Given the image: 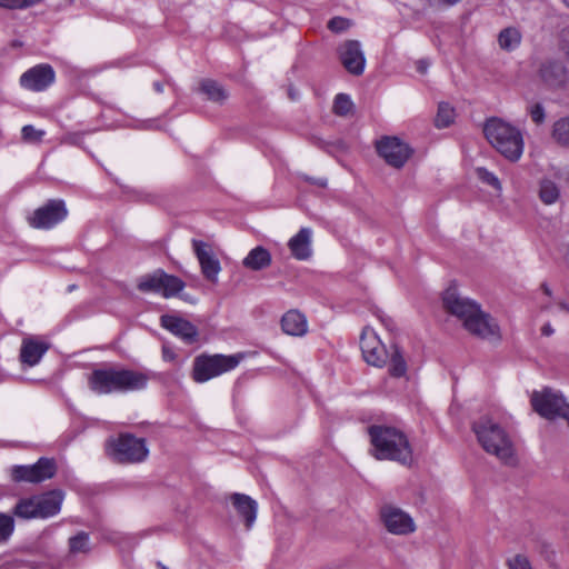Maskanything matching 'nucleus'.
Instances as JSON below:
<instances>
[{
	"label": "nucleus",
	"instance_id": "36",
	"mask_svg": "<svg viewBox=\"0 0 569 569\" xmlns=\"http://www.w3.org/2000/svg\"><path fill=\"white\" fill-rule=\"evenodd\" d=\"M477 176L483 183L491 186L492 188H495L498 191L501 190V184H500L499 179L492 172L488 171L487 169L478 168Z\"/></svg>",
	"mask_w": 569,
	"mask_h": 569
},
{
	"label": "nucleus",
	"instance_id": "26",
	"mask_svg": "<svg viewBox=\"0 0 569 569\" xmlns=\"http://www.w3.org/2000/svg\"><path fill=\"white\" fill-rule=\"evenodd\" d=\"M200 91L206 94L210 101L216 103H223L229 97L228 91L217 81L211 79H204L201 81Z\"/></svg>",
	"mask_w": 569,
	"mask_h": 569
},
{
	"label": "nucleus",
	"instance_id": "39",
	"mask_svg": "<svg viewBox=\"0 0 569 569\" xmlns=\"http://www.w3.org/2000/svg\"><path fill=\"white\" fill-rule=\"evenodd\" d=\"M22 138L26 141H40L42 136L44 134L41 130H36L32 126H24L21 130Z\"/></svg>",
	"mask_w": 569,
	"mask_h": 569
},
{
	"label": "nucleus",
	"instance_id": "27",
	"mask_svg": "<svg viewBox=\"0 0 569 569\" xmlns=\"http://www.w3.org/2000/svg\"><path fill=\"white\" fill-rule=\"evenodd\" d=\"M521 39V32L515 27L505 28L498 34L499 47L505 51L515 50L520 44Z\"/></svg>",
	"mask_w": 569,
	"mask_h": 569
},
{
	"label": "nucleus",
	"instance_id": "7",
	"mask_svg": "<svg viewBox=\"0 0 569 569\" xmlns=\"http://www.w3.org/2000/svg\"><path fill=\"white\" fill-rule=\"evenodd\" d=\"M110 456L119 463H136L143 461L149 450L146 440L131 433H120L114 440L109 441Z\"/></svg>",
	"mask_w": 569,
	"mask_h": 569
},
{
	"label": "nucleus",
	"instance_id": "42",
	"mask_svg": "<svg viewBox=\"0 0 569 569\" xmlns=\"http://www.w3.org/2000/svg\"><path fill=\"white\" fill-rule=\"evenodd\" d=\"M0 7L7 9H22L21 0H0Z\"/></svg>",
	"mask_w": 569,
	"mask_h": 569
},
{
	"label": "nucleus",
	"instance_id": "43",
	"mask_svg": "<svg viewBox=\"0 0 569 569\" xmlns=\"http://www.w3.org/2000/svg\"><path fill=\"white\" fill-rule=\"evenodd\" d=\"M428 2L431 6H439V7H452L460 2V0H428Z\"/></svg>",
	"mask_w": 569,
	"mask_h": 569
},
{
	"label": "nucleus",
	"instance_id": "17",
	"mask_svg": "<svg viewBox=\"0 0 569 569\" xmlns=\"http://www.w3.org/2000/svg\"><path fill=\"white\" fill-rule=\"evenodd\" d=\"M54 81V71L49 64H38L20 77V84L31 91H42Z\"/></svg>",
	"mask_w": 569,
	"mask_h": 569
},
{
	"label": "nucleus",
	"instance_id": "35",
	"mask_svg": "<svg viewBox=\"0 0 569 569\" xmlns=\"http://www.w3.org/2000/svg\"><path fill=\"white\" fill-rule=\"evenodd\" d=\"M14 529L13 518L6 513H0V543L4 542L12 535Z\"/></svg>",
	"mask_w": 569,
	"mask_h": 569
},
{
	"label": "nucleus",
	"instance_id": "51",
	"mask_svg": "<svg viewBox=\"0 0 569 569\" xmlns=\"http://www.w3.org/2000/svg\"><path fill=\"white\" fill-rule=\"evenodd\" d=\"M74 288H76V284H71V286H69V291L74 290Z\"/></svg>",
	"mask_w": 569,
	"mask_h": 569
},
{
	"label": "nucleus",
	"instance_id": "37",
	"mask_svg": "<svg viewBox=\"0 0 569 569\" xmlns=\"http://www.w3.org/2000/svg\"><path fill=\"white\" fill-rule=\"evenodd\" d=\"M528 112L530 114L531 120L536 124H542L546 120V111L543 106L540 102H537L529 107Z\"/></svg>",
	"mask_w": 569,
	"mask_h": 569
},
{
	"label": "nucleus",
	"instance_id": "1",
	"mask_svg": "<svg viewBox=\"0 0 569 569\" xmlns=\"http://www.w3.org/2000/svg\"><path fill=\"white\" fill-rule=\"evenodd\" d=\"M443 309L458 318L463 328L472 336L499 341L501 339L500 328L495 319L476 301L459 295L455 284L449 286L442 293Z\"/></svg>",
	"mask_w": 569,
	"mask_h": 569
},
{
	"label": "nucleus",
	"instance_id": "49",
	"mask_svg": "<svg viewBox=\"0 0 569 569\" xmlns=\"http://www.w3.org/2000/svg\"><path fill=\"white\" fill-rule=\"evenodd\" d=\"M541 289L543 290V292H545L547 296H551V290H550V288H549L546 283H542V284H541Z\"/></svg>",
	"mask_w": 569,
	"mask_h": 569
},
{
	"label": "nucleus",
	"instance_id": "44",
	"mask_svg": "<svg viewBox=\"0 0 569 569\" xmlns=\"http://www.w3.org/2000/svg\"><path fill=\"white\" fill-rule=\"evenodd\" d=\"M542 549H543V553H545L546 560L549 561L550 563H552L555 561V558H556L555 550L551 549L549 545H543Z\"/></svg>",
	"mask_w": 569,
	"mask_h": 569
},
{
	"label": "nucleus",
	"instance_id": "47",
	"mask_svg": "<svg viewBox=\"0 0 569 569\" xmlns=\"http://www.w3.org/2000/svg\"><path fill=\"white\" fill-rule=\"evenodd\" d=\"M541 333L546 337H549L553 333V329L551 327L550 323H546L542 328H541Z\"/></svg>",
	"mask_w": 569,
	"mask_h": 569
},
{
	"label": "nucleus",
	"instance_id": "20",
	"mask_svg": "<svg viewBox=\"0 0 569 569\" xmlns=\"http://www.w3.org/2000/svg\"><path fill=\"white\" fill-rule=\"evenodd\" d=\"M230 500L238 515L243 519L246 528L250 529L257 518L256 500L244 493H232Z\"/></svg>",
	"mask_w": 569,
	"mask_h": 569
},
{
	"label": "nucleus",
	"instance_id": "52",
	"mask_svg": "<svg viewBox=\"0 0 569 569\" xmlns=\"http://www.w3.org/2000/svg\"><path fill=\"white\" fill-rule=\"evenodd\" d=\"M158 566H159L161 569H168L166 566L161 565L160 562L158 563Z\"/></svg>",
	"mask_w": 569,
	"mask_h": 569
},
{
	"label": "nucleus",
	"instance_id": "4",
	"mask_svg": "<svg viewBox=\"0 0 569 569\" xmlns=\"http://www.w3.org/2000/svg\"><path fill=\"white\" fill-rule=\"evenodd\" d=\"M149 376L130 369H96L89 378V388L97 393L126 392L146 387Z\"/></svg>",
	"mask_w": 569,
	"mask_h": 569
},
{
	"label": "nucleus",
	"instance_id": "28",
	"mask_svg": "<svg viewBox=\"0 0 569 569\" xmlns=\"http://www.w3.org/2000/svg\"><path fill=\"white\" fill-rule=\"evenodd\" d=\"M392 350L389 352V373L393 378L405 377L407 373V362L401 350L395 345L391 347Z\"/></svg>",
	"mask_w": 569,
	"mask_h": 569
},
{
	"label": "nucleus",
	"instance_id": "13",
	"mask_svg": "<svg viewBox=\"0 0 569 569\" xmlns=\"http://www.w3.org/2000/svg\"><path fill=\"white\" fill-rule=\"evenodd\" d=\"M68 214L64 201L49 200L44 206L34 210L29 223L37 229H49L62 221Z\"/></svg>",
	"mask_w": 569,
	"mask_h": 569
},
{
	"label": "nucleus",
	"instance_id": "21",
	"mask_svg": "<svg viewBox=\"0 0 569 569\" xmlns=\"http://www.w3.org/2000/svg\"><path fill=\"white\" fill-rule=\"evenodd\" d=\"M39 518H47L60 511L63 500V492L59 489L34 496Z\"/></svg>",
	"mask_w": 569,
	"mask_h": 569
},
{
	"label": "nucleus",
	"instance_id": "19",
	"mask_svg": "<svg viewBox=\"0 0 569 569\" xmlns=\"http://www.w3.org/2000/svg\"><path fill=\"white\" fill-rule=\"evenodd\" d=\"M160 322L163 328L180 337L186 342L192 343L197 341L199 332L197 327L190 321L177 316L163 315L160 318Z\"/></svg>",
	"mask_w": 569,
	"mask_h": 569
},
{
	"label": "nucleus",
	"instance_id": "14",
	"mask_svg": "<svg viewBox=\"0 0 569 569\" xmlns=\"http://www.w3.org/2000/svg\"><path fill=\"white\" fill-rule=\"evenodd\" d=\"M360 348L368 365L381 368L387 363L389 351L377 333L368 327L362 330Z\"/></svg>",
	"mask_w": 569,
	"mask_h": 569
},
{
	"label": "nucleus",
	"instance_id": "29",
	"mask_svg": "<svg viewBox=\"0 0 569 569\" xmlns=\"http://www.w3.org/2000/svg\"><path fill=\"white\" fill-rule=\"evenodd\" d=\"M560 197L558 184L550 179H542L539 182V198L545 204L555 203Z\"/></svg>",
	"mask_w": 569,
	"mask_h": 569
},
{
	"label": "nucleus",
	"instance_id": "6",
	"mask_svg": "<svg viewBox=\"0 0 569 569\" xmlns=\"http://www.w3.org/2000/svg\"><path fill=\"white\" fill-rule=\"evenodd\" d=\"M242 358L241 353L232 356L200 355L193 361L192 378L196 382H206L211 378L234 369Z\"/></svg>",
	"mask_w": 569,
	"mask_h": 569
},
{
	"label": "nucleus",
	"instance_id": "3",
	"mask_svg": "<svg viewBox=\"0 0 569 569\" xmlns=\"http://www.w3.org/2000/svg\"><path fill=\"white\" fill-rule=\"evenodd\" d=\"M471 429L487 453L497 457L505 465L516 462L512 440L499 422L483 415L472 422Z\"/></svg>",
	"mask_w": 569,
	"mask_h": 569
},
{
	"label": "nucleus",
	"instance_id": "41",
	"mask_svg": "<svg viewBox=\"0 0 569 569\" xmlns=\"http://www.w3.org/2000/svg\"><path fill=\"white\" fill-rule=\"evenodd\" d=\"M82 142V133L80 132H70L64 134L61 138V143L64 144H73V146H80Z\"/></svg>",
	"mask_w": 569,
	"mask_h": 569
},
{
	"label": "nucleus",
	"instance_id": "15",
	"mask_svg": "<svg viewBox=\"0 0 569 569\" xmlns=\"http://www.w3.org/2000/svg\"><path fill=\"white\" fill-rule=\"evenodd\" d=\"M192 248L203 277L208 281L216 283L221 267L219 260L214 257L211 246L204 241L193 239Z\"/></svg>",
	"mask_w": 569,
	"mask_h": 569
},
{
	"label": "nucleus",
	"instance_id": "46",
	"mask_svg": "<svg viewBox=\"0 0 569 569\" xmlns=\"http://www.w3.org/2000/svg\"><path fill=\"white\" fill-rule=\"evenodd\" d=\"M306 180L320 188H325L327 186V181L325 179L306 178Z\"/></svg>",
	"mask_w": 569,
	"mask_h": 569
},
{
	"label": "nucleus",
	"instance_id": "10",
	"mask_svg": "<svg viewBox=\"0 0 569 569\" xmlns=\"http://www.w3.org/2000/svg\"><path fill=\"white\" fill-rule=\"evenodd\" d=\"M57 473V463L51 458H40L31 466H14L11 478L14 482L39 483L51 479Z\"/></svg>",
	"mask_w": 569,
	"mask_h": 569
},
{
	"label": "nucleus",
	"instance_id": "38",
	"mask_svg": "<svg viewBox=\"0 0 569 569\" xmlns=\"http://www.w3.org/2000/svg\"><path fill=\"white\" fill-rule=\"evenodd\" d=\"M350 27V21L342 17H335L328 22V29L335 33L346 31Z\"/></svg>",
	"mask_w": 569,
	"mask_h": 569
},
{
	"label": "nucleus",
	"instance_id": "23",
	"mask_svg": "<svg viewBox=\"0 0 569 569\" xmlns=\"http://www.w3.org/2000/svg\"><path fill=\"white\" fill-rule=\"evenodd\" d=\"M281 329L286 335L302 337L308 331L307 319L299 311L289 310L281 318Z\"/></svg>",
	"mask_w": 569,
	"mask_h": 569
},
{
	"label": "nucleus",
	"instance_id": "24",
	"mask_svg": "<svg viewBox=\"0 0 569 569\" xmlns=\"http://www.w3.org/2000/svg\"><path fill=\"white\" fill-rule=\"evenodd\" d=\"M311 230L308 228H302L300 231L292 237L288 247L291 251V254L298 260H307L311 257Z\"/></svg>",
	"mask_w": 569,
	"mask_h": 569
},
{
	"label": "nucleus",
	"instance_id": "5",
	"mask_svg": "<svg viewBox=\"0 0 569 569\" xmlns=\"http://www.w3.org/2000/svg\"><path fill=\"white\" fill-rule=\"evenodd\" d=\"M483 133L489 143L506 159L517 161L523 151L521 132L510 123L498 118L487 120Z\"/></svg>",
	"mask_w": 569,
	"mask_h": 569
},
{
	"label": "nucleus",
	"instance_id": "48",
	"mask_svg": "<svg viewBox=\"0 0 569 569\" xmlns=\"http://www.w3.org/2000/svg\"><path fill=\"white\" fill-rule=\"evenodd\" d=\"M41 0H21L22 2V8H27V7H30L37 2H40Z\"/></svg>",
	"mask_w": 569,
	"mask_h": 569
},
{
	"label": "nucleus",
	"instance_id": "30",
	"mask_svg": "<svg viewBox=\"0 0 569 569\" xmlns=\"http://www.w3.org/2000/svg\"><path fill=\"white\" fill-rule=\"evenodd\" d=\"M551 138L559 146L569 149V117L560 118L552 124Z\"/></svg>",
	"mask_w": 569,
	"mask_h": 569
},
{
	"label": "nucleus",
	"instance_id": "45",
	"mask_svg": "<svg viewBox=\"0 0 569 569\" xmlns=\"http://www.w3.org/2000/svg\"><path fill=\"white\" fill-rule=\"evenodd\" d=\"M417 71L420 73H426L429 67V62L427 60H418L416 62Z\"/></svg>",
	"mask_w": 569,
	"mask_h": 569
},
{
	"label": "nucleus",
	"instance_id": "53",
	"mask_svg": "<svg viewBox=\"0 0 569 569\" xmlns=\"http://www.w3.org/2000/svg\"><path fill=\"white\" fill-rule=\"evenodd\" d=\"M156 87H157V90H158V91H161V89H162V88H161V86H160L159 83H157V86H156Z\"/></svg>",
	"mask_w": 569,
	"mask_h": 569
},
{
	"label": "nucleus",
	"instance_id": "9",
	"mask_svg": "<svg viewBox=\"0 0 569 569\" xmlns=\"http://www.w3.org/2000/svg\"><path fill=\"white\" fill-rule=\"evenodd\" d=\"M531 403L535 411L541 417L549 420L560 417L569 425V403L565 401L562 396L549 390L542 393L535 392L531 397Z\"/></svg>",
	"mask_w": 569,
	"mask_h": 569
},
{
	"label": "nucleus",
	"instance_id": "54",
	"mask_svg": "<svg viewBox=\"0 0 569 569\" xmlns=\"http://www.w3.org/2000/svg\"><path fill=\"white\" fill-rule=\"evenodd\" d=\"M562 2L569 7V0H562Z\"/></svg>",
	"mask_w": 569,
	"mask_h": 569
},
{
	"label": "nucleus",
	"instance_id": "18",
	"mask_svg": "<svg viewBox=\"0 0 569 569\" xmlns=\"http://www.w3.org/2000/svg\"><path fill=\"white\" fill-rule=\"evenodd\" d=\"M538 76L543 84L552 90L563 88L568 82V71L565 64L558 60L543 61Z\"/></svg>",
	"mask_w": 569,
	"mask_h": 569
},
{
	"label": "nucleus",
	"instance_id": "32",
	"mask_svg": "<svg viewBox=\"0 0 569 569\" xmlns=\"http://www.w3.org/2000/svg\"><path fill=\"white\" fill-rule=\"evenodd\" d=\"M455 117V109L447 102H440L438 106L435 124L437 128H447L453 122Z\"/></svg>",
	"mask_w": 569,
	"mask_h": 569
},
{
	"label": "nucleus",
	"instance_id": "40",
	"mask_svg": "<svg viewBox=\"0 0 569 569\" xmlns=\"http://www.w3.org/2000/svg\"><path fill=\"white\" fill-rule=\"evenodd\" d=\"M510 569H531L530 562L527 557L517 555L508 561Z\"/></svg>",
	"mask_w": 569,
	"mask_h": 569
},
{
	"label": "nucleus",
	"instance_id": "31",
	"mask_svg": "<svg viewBox=\"0 0 569 569\" xmlns=\"http://www.w3.org/2000/svg\"><path fill=\"white\" fill-rule=\"evenodd\" d=\"M13 515L21 519L39 518L34 496L19 500L13 509Z\"/></svg>",
	"mask_w": 569,
	"mask_h": 569
},
{
	"label": "nucleus",
	"instance_id": "25",
	"mask_svg": "<svg viewBox=\"0 0 569 569\" xmlns=\"http://www.w3.org/2000/svg\"><path fill=\"white\" fill-rule=\"evenodd\" d=\"M271 261L272 259L270 252L266 248L259 246L253 248L248 253V256L243 259L242 264L247 269L259 271L268 268L271 264Z\"/></svg>",
	"mask_w": 569,
	"mask_h": 569
},
{
	"label": "nucleus",
	"instance_id": "16",
	"mask_svg": "<svg viewBox=\"0 0 569 569\" xmlns=\"http://www.w3.org/2000/svg\"><path fill=\"white\" fill-rule=\"evenodd\" d=\"M338 54L341 64L346 68L348 72L355 76H360L363 73L366 59L359 41H345L338 48Z\"/></svg>",
	"mask_w": 569,
	"mask_h": 569
},
{
	"label": "nucleus",
	"instance_id": "2",
	"mask_svg": "<svg viewBox=\"0 0 569 569\" xmlns=\"http://www.w3.org/2000/svg\"><path fill=\"white\" fill-rule=\"evenodd\" d=\"M372 446L371 455L377 460H392L410 467L413 461L412 449L407 436L387 426L372 425L368 428Z\"/></svg>",
	"mask_w": 569,
	"mask_h": 569
},
{
	"label": "nucleus",
	"instance_id": "33",
	"mask_svg": "<svg viewBox=\"0 0 569 569\" xmlns=\"http://www.w3.org/2000/svg\"><path fill=\"white\" fill-rule=\"evenodd\" d=\"M70 553H87L90 550L89 535L80 531L69 539Z\"/></svg>",
	"mask_w": 569,
	"mask_h": 569
},
{
	"label": "nucleus",
	"instance_id": "22",
	"mask_svg": "<svg viewBox=\"0 0 569 569\" xmlns=\"http://www.w3.org/2000/svg\"><path fill=\"white\" fill-rule=\"evenodd\" d=\"M49 349V345L46 342L37 341L33 338H24L20 350V360L30 367L37 365L46 351Z\"/></svg>",
	"mask_w": 569,
	"mask_h": 569
},
{
	"label": "nucleus",
	"instance_id": "12",
	"mask_svg": "<svg viewBox=\"0 0 569 569\" xmlns=\"http://www.w3.org/2000/svg\"><path fill=\"white\" fill-rule=\"evenodd\" d=\"M380 520L392 535L407 536L416 530L415 521L410 515L391 505H385L380 508Z\"/></svg>",
	"mask_w": 569,
	"mask_h": 569
},
{
	"label": "nucleus",
	"instance_id": "34",
	"mask_svg": "<svg viewBox=\"0 0 569 569\" xmlns=\"http://www.w3.org/2000/svg\"><path fill=\"white\" fill-rule=\"evenodd\" d=\"M352 106L353 103L349 96L339 93L333 102V111L338 116H347L351 111Z\"/></svg>",
	"mask_w": 569,
	"mask_h": 569
},
{
	"label": "nucleus",
	"instance_id": "8",
	"mask_svg": "<svg viewBox=\"0 0 569 569\" xmlns=\"http://www.w3.org/2000/svg\"><path fill=\"white\" fill-rule=\"evenodd\" d=\"M184 286L180 278L157 270L152 274L142 277L137 288L141 292H161L164 298H169L179 293Z\"/></svg>",
	"mask_w": 569,
	"mask_h": 569
},
{
	"label": "nucleus",
	"instance_id": "11",
	"mask_svg": "<svg viewBox=\"0 0 569 569\" xmlns=\"http://www.w3.org/2000/svg\"><path fill=\"white\" fill-rule=\"evenodd\" d=\"M380 157L393 168H402L412 154L411 148L396 137H385L376 142Z\"/></svg>",
	"mask_w": 569,
	"mask_h": 569
},
{
	"label": "nucleus",
	"instance_id": "50",
	"mask_svg": "<svg viewBox=\"0 0 569 569\" xmlns=\"http://www.w3.org/2000/svg\"><path fill=\"white\" fill-rule=\"evenodd\" d=\"M559 307L566 311H569V306L565 302L559 303Z\"/></svg>",
	"mask_w": 569,
	"mask_h": 569
}]
</instances>
